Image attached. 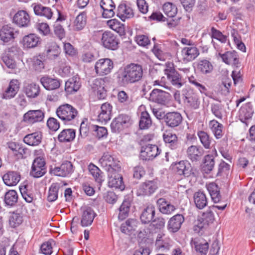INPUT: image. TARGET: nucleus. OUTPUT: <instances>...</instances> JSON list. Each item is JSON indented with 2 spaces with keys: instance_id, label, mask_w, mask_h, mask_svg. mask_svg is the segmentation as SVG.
<instances>
[{
  "instance_id": "f257e3e1",
  "label": "nucleus",
  "mask_w": 255,
  "mask_h": 255,
  "mask_svg": "<svg viewBox=\"0 0 255 255\" xmlns=\"http://www.w3.org/2000/svg\"><path fill=\"white\" fill-rule=\"evenodd\" d=\"M207 189L213 202L222 204L210 206L208 210L203 212L201 219L199 220L200 222L195 227V230H197L196 228L202 230L212 224L215 220L214 211H215V209L224 210L227 205V200L221 195L220 188L215 183L211 182L207 185Z\"/></svg>"
},
{
  "instance_id": "f03ea898",
  "label": "nucleus",
  "mask_w": 255,
  "mask_h": 255,
  "mask_svg": "<svg viewBox=\"0 0 255 255\" xmlns=\"http://www.w3.org/2000/svg\"><path fill=\"white\" fill-rule=\"evenodd\" d=\"M141 65L130 63L121 69L117 73V82L120 86L126 87L129 84L139 81L142 78Z\"/></svg>"
},
{
  "instance_id": "7ed1b4c3",
  "label": "nucleus",
  "mask_w": 255,
  "mask_h": 255,
  "mask_svg": "<svg viewBox=\"0 0 255 255\" xmlns=\"http://www.w3.org/2000/svg\"><path fill=\"white\" fill-rule=\"evenodd\" d=\"M57 117L65 124L74 120L78 115L77 109L70 104H65L59 106L56 111Z\"/></svg>"
},
{
  "instance_id": "20e7f679",
  "label": "nucleus",
  "mask_w": 255,
  "mask_h": 255,
  "mask_svg": "<svg viewBox=\"0 0 255 255\" xmlns=\"http://www.w3.org/2000/svg\"><path fill=\"white\" fill-rule=\"evenodd\" d=\"M99 162L102 167L108 172L121 171V165L117 159L114 158L108 153H104L100 159Z\"/></svg>"
},
{
  "instance_id": "39448f33",
  "label": "nucleus",
  "mask_w": 255,
  "mask_h": 255,
  "mask_svg": "<svg viewBox=\"0 0 255 255\" xmlns=\"http://www.w3.org/2000/svg\"><path fill=\"white\" fill-rule=\"evenodd\" d=\"M171 98L170 94L161 90L154 89L150 94L148 100L161 105H165Z\"/></svg>"
},
{
  "instance_id": "423d86ee",
  "label": "nucleus",
  "mask_w": 255,
  "mask_h": 255,
  "mask_svg": "<svg viewBox=\"0 0 255 255\" xmlns=\"http://www.w3.org/2000/svg\"><path fill=\"white\" fill-rule=\"evenodd\" d=\"M113 62L109 58L99 59L95 65L96 73L100 76L106 75L113 69Z\"/></svg>"
},
{
  "instance_id": "0eeeda50",
  "label": "nucleus",
  "mask_w": 255,
  "mask_h": 255,
  "mask_svg": "<svg viewBox=\"0 0 255 255\" xmlns=\"http://www.w3.org/2000/svg\"><path fill=\"white\" fill-rule=\"evenodd\" d=\"M46 173L45 162L43 158H36L32 165L30 175L34 178H39Z\"/></svg>"
},
{
  "instance_id": "6e6552de",
  "label": "nucleus",
  "mask_w": 255,
  "mask_h": 255,
  "mask_svg": "<svg viewBox=\"0 0 255 255\" xmlns=\"http://www.w3.org/2000/svg\"><path fill=\"white\" fill-rule=\"evenodd\" d=\"M160 150L155 144H148L141 147L140 158L143 160H152L160 154Z\"/></svg>"
},
{
  "instance_id": "1a4fd4ad",
  "label": "nucleus",
  "mask_w": 255,
  "mask_h": 255,
  "mask_svg": "<svg viewBox=\"0 0 255 255\" xmlns=\"http://www.w3.org/2000/svg\"><path fill=\"white\" fill-rule=\"evenodd\" d=\"M253 113V106L251 102L248 101L246 104H242L240 107V121L243 123L244 126H248L250 124Z\"/></svg>"
},
{
  "instance_id": "9d476101",
  "label": "nucleus",
  "mask_w": 255,
  "mask_h": 255,
  "mask_svg": "<svg viewBox=\"0 0 255 255\" xmlns=\"http://www.w3.org/2000/svg\"><path fill=\"white\" fill-rule=\"evenodd\" d=\"M121 171H115L108 173L109 178L108 185L111 187H114L123 190L125 189L122 175L120 174Z\"/></svg>"
},
{
  "instance_id": "9b49d317",
  "label": "nucleus",
  "mask_w": 255,
  "mask_h": 255,
  "mask_svg": "<svg viewBox=\"0 0 255 255\" xmlns=\"http://www.w3.org/2000/svg\"><path fill=\"white\" fill-rule=\"evenodd\" d=\"M73 172V165L71 162L66 161L59 167H55L51 170V172L56 176L66 177Z\"/></svg>"
},
{
  "instance_id": "f8f14e48",
  "label": "nucleus",
  "mask_w": 255,
  "mask_h": 255,
  "mask_svg": "<svg viewBox=\"0 0 255 255\" xmlns=\"http://www.w3.org/2000/svg\"><path fill=\"white\" fill-rule=\"evenodd\" d=\"M182 122L181 115L176 112H168L166 114L164 123L166 126L174 128L179 126Z\"/></svg>"
},
{
  "instance_id": "ddd939ff",
  "label": "nucleus",
  "mask_w": 255,
  "mask_h": 255,
  "mask_svg": "<svg viewBox=\"0 0 255 255\" xmlns=\"http://www.w3.org/2000/svg\"><path fill=\"white\" fill-rule=\"evenodd\" d=\"M164 73L167 76L168 80L175 87L180 88L183 85L181 75L175 70L170 67L164 70Z\"/></svg>"
},
{
  "instance_id": "4468645a",
  "label": "nucleus",
  "mask_w": 255,
  "mask_h": 255,
  "mask_svg": "<svg viewBox=\"0 0 255 255\" xmlns=\"http://www.w3.org/2000/svg\"><path fill=\"white\" fill-rule=\"evenodd\" d=\"M163 138L166 145L172 150H179L181 148V143L178 140L176 134L166 132L163 134Z\"/></svg>"
},
{
  "instance_id": "2eb2a0df",
  "label": "nucleus",
  "mask_w": 255,
  "mask_h": 255,
  "mask_svg": "<svg viewBox=\"0 0 255 255\" xmlns=\"http://www.w3.org/2000/svg\"><path fill=\"white\" fill-rule=\"evenodd\" d=\"M184 220V217L181 214H177L173 216L168 222L167 228L169 232L173 233L178 232Z\"/></svg>"
},
{
  "instance_id": "dca6fc26",
  "label": "nucleus",
  "mask_w": 255,
  "mask_h": 255,
  "mask_svg": "<svg viewBox=\"0 0 255 255\" xmlns=\"http://www.w3.org/2000/svg\"><path fill=\"white\" fill-rule=\"evenodd\" d=\"M13 22L19 27H27L30 24V16L26 11L19 10L14 15Z\"/></svg>"
},
{
  "instance_id": "f3484780",
  "label": "nucleus",
  "mask_w": 255,
  "mask_h": 255,
  "mask_svg": "<svg viewBox=\"0 0 255 255\" xmlns=\"http://www.w3.org/2000/svg\"><path fill=\"white\" fill-rule=\"evenodd\" d=\"M100 6L103 10L102 15L104 18H111L115 15V4L112 0H101Z\"/></svg>"
},
{
  "instance_id": "a211bd4d",
  "label": "nucleus",
  "mask_w": 255,
  "mask_h": 255,
  "mask_svg": "<svg viewBox=\"0 0 255 255\" xmlns=\"http://www.w3.org/2000/svg\"><path fill=\"white\" fill-rule=\"evenodd\" d=\"M44 117L43 112L41 110L29 111L23 116V121L28 124L41 122Z\"/></svg>"
},
{
  "instance_id": "6ab92c4d",
  "label": "nucleus",
  "mask_w": 255,
  "mask_h": 255,
  "mask_svg": "<svg viewBox=\"0 0 255 255\" xmlns=\"http://www.w3.org/2000/svg\"><path fill=\"white\" fill-rule=\"evenodd\" d=\"M112 109V106L110 104H103L101 106V111L98 116L97 120L102 123H106L111 118Z\"/></svg>"
},
{
  "instance_id": "aec40b11",
  "label": "nucleus",
  "mask_w": 255,
  "mask_h": 255,
  "mask_svg": "<svg viewBox=\"0 0 255 255\" xmlns=\"http://www.w3.org/2000/svg\"><path fill=\"white\" fill-rule=\"evenodd\" d=\"M4 183L8 186L16 185L20 180V174L14 171H8L2 176Z\"/></svg>"
},
{
  "instance_id": "412c9836",
  "label": "nucleus",
  "mask_w": 255,
  "mask_h": 255,
  "mask_svg": "<svg viewBox=\"0 0 255 255\" xmlns=\"http://www.w3.org/2000/svg\"><path fill=\"white\" fill-rule=\"evenodd\" d=\"M174 170L178 175L188 177L191 174L192 167L188 161H181L175 164Z\"/></svg>"
},
{
  "instance_id": "4be33fe9",
  "label": "nucleus",
  "mask_w": 255,
  "mask_h": 255,
  "mask_svg": "<svg viewBox=\"0 0 255 255\" xmlns=\"http://www.w3.org/2000/svg\"><path fill=\"white\" fill-rule=\"evenodd\" d=\"M16 31L8 25H4L0 30V39L3 42L6 43L12 40L15 38Z\"/></svg>"
},
{
  "instance_id": "5701e85b",
  "label": "nucleus",
  "mask_w": 255,
  "mask_h": 255,
  "mask_svg": "<svg viewBox=\"0 0 255 255\" xmlns=\"http://www.w3.org/2000/svg\"><path fill=\"white\" fill-rule=\"evenodd\" d=\"M18 49H8L7 51L2 56V59L6 66L11 69L14 68L15 66L14 57L17 56Z\"/></svg>"
},
{
  "instance_id": "b1692460",
  "label": "nucleus",
  "mask_w": 255,
  "mask_h": 255,
  "mask_svg": "<svg viewBox=\"0 0 255 255\" xmlns=\"http://www.w3.org/2000/svg\"><path fill=\"white\" fill-rule=\"evenodd\" d=\"M157 188L156 183L153 181H147L140 185L138 192L141 195H150Z\"/></svg>"
},
{
  "instance_id": "393cba45",
  "label": "nucleus",
  "mask_w": 255,
  "mask_h": 255,
  "mask_svg": "<svg viewBox=\"0 0 255 255\" xmlns=\"http://www.w3.org/2000/svg\"><path fill=\"white\" fill-rule=\"evenodd\" d=\"M191 244L194 246L196 251L200 255H206L209 250V244L206 241L202 238H196L192 239Z\"/></svg>"
},
{
  "instance_id": "a878e982",
  "label": "nucleus",
  "mask_w": 255,
  "mask_h": 255,
  "mask_svg": "<svg viewBox=\"0 0 255 255\" xmlns=\"http://www.w3.org/2000/svg\"><path fill=\"white\" fill-rule=\"evenodd\" d=\"M134 13L132 9L125 3L120 4L118 7L117 15L123 21L126 19L131 18Z\"/></svg>"
},
{
  "instance_id": "bb28decb",
  "label": "nucleus",
  "mask_w": 255,
  "mask_h": 255,
  "mask_svg": "<svg viewBox=\"0 0 255 255\" xmlns=\"http://www.w3.org/2000/svg\"><path fill=\"white\" fill-rule=\"evenodd\" d=\"M81 87L80 79L78 76H73L65 83V90L69 94L77 92Z\"/></svg>"
},
{
  "instance_id": "cd10ccee",
  "label": "nucleus",
  "mask_w": 255,
  "mask_h": 255,
  "mask_svg": "<svg viewBox=\"0 0 255 255\" xmlns=\"http://www.w3.org/2000/svg\"><path fill=\"white\" fill-rule=\"evenodd\" d=\"M203 153L204 150L202 148L196 145H191L187 149V157L193 162L199 161Z\"/></svg>"
},
{
  "instance_id": "c85d7f7f",
  "label": "nucleus",
  "mask_w": 255,
  "mask_h": 255,
  "mask_svg": "<svg viewBox=\"0 0 255 255\" xmlns=\"http://www.w3.org/2000/svg\"><path fill=\"white\" fill-rule=\"evenodd\" d=\"M40 82L44 88L47 90L57 89L60 86V82L59 80L51 78L49 76L41 77Z\"/></svg>"
},
{
  "instance_id": "c756f323",
  "label": "nucleus",
  "mask_w": 255,
  "mask_h": 255,
  "mask_svg": "<svg viewBox=\"0 0 255 255\" xmlns=\"http://www.w3.org/2000/svg\"><path fill=\"white\" fill-rule=\"evenodd\" d=\"M19 89L18 81L15 79L10 81L9 86L3 94L2 98L10 99L13 98L17 93Z\"/></svg>"
},
{
  "instance_id": "7c9ffc66",
  "label": "nucleus",
  "mask_w": 255,
  "mask_h": 255,
  "mask_svg": "<svg viewBox=\"0 0 255 255\" xmlns=\"http://www.w3.org/2000/svg\"><path fill=\"white\" fill-rule=\"evenodd\" d=\"M96 214L91 208H87L83 212L81 220L82 227H87L92 224Z\"/></svg>"
},
{
  "instance_id": "2f4dec72",
  "label": "nucleus",
  "mask_w": 255,
  "mask_h": 255,
  "mask_svg": "<svg viewBox=\"0 0 255 255\" xmlns=\"http://www.w3.org/2000/svg\"><path fill=\"white\" fill-rule=\"evenodd\" d=\"M42 137V133L37 131L25 135L23 138V141L29 145L36 146L41 143Z\"/></svg>"
},
{
  "instance_id": "473e14b6",
  "label": "nucleus",
  "mask_w": 255,
  "mask_h": 255,
  "mask_svg": "<svg viewBox=\"0 0 255 255\" xmlns=\"http://www.w3.org/2000/svg\"><path fill=\"white\" fill-rule=\"evenodd\" d=\"M22 43L24 48H34L40 46V38L34 34H30L25 36Z\"/></svg>"
},
{
  "instance_id": "72a5a7b5",
  "label": "nucleus",
  "mask_w": 255,
  "mask_h": 255,
  "mask_svg": "<svg viewBox=\"0 0 255 255\" xmlns=\"http://www.w3.org/2000/svg\"><path fill=\"white\" fill-rule=\"evenodd\" d=\"M185 103L187 106L192 109H197L199 107L200 101L198 96L192 91H188L185 96Z\"/></svg>"
},
{
  "instance_id": "f704fd0d",
  "label": "nucleus",
  "mask_w": 255,
  "mask_h": 255,
  "mask_svg": "<svg viewBox=\"0 0 255 255\" xmlns=\"http://www.w3.org/2000/svg\"><path fill=\"white\" fill-rule=\"evenodd\" d=\"M155 213V209L153 205L148 206L142 211L140 215V220L142 223L148 224L151 222L154 216Z\"/></svg>"
},
{
  "instance_id": "c9c22d12",
  "label": "nucleus",
  "mask_w": 255,
  "mask_h": 255,
  "mask_svg": "<svg viewBox=\"0 0 255 255\" xmlns=\"http://www.w3.org/2000/svg\"><path fill=\"white\" fill-rule=\"evenodd\" d=\"M102 41L105 48H112L118 44L116 36L108 31H106L103 34Z\"/></svg>"
},
{
  "instance_id": "e433bc0d",
  "label": "nucleus",
  "mask_w": 255,
  "mask_h": 255,
  "mask_svg": "<svg viewBox=\"0 0 255 255\" xmlns=\"http://www.w3.org/2000/svg\"><path fill=\"white\" fill-rule=\"evenodd\" d=\"M159 211L164 214H171L175 210L173 205L168 203L164 198H159L156 201Z\"/></svg>"
},
{
  "instance_id": "4c0bfd02",
  "label": "nucleus",
  "mask_w": 255,
  "mask_h": 255,
  "mask_svg": "<svg viewBox=\"0 0 255 255\" xmlns=\"http://www.w3.org/2000/svg\"><path fill=\"white\" fill-rule=\"evenodd\" d=\"M199 55L198 49H182L181 58L184 62L194 60Z\"/></svg>"
},
{
  "instance_id": "58836bf2",
  "label": "nucleus",
  "mask_w": 255,
  "mask_h": 255,
  "mask_svg": "<svg viewBox=\"0 0 255 255\" xmlns=\"http://www.w3.org/2000/svg\"><path fill=\"white\" fill-rule=\"evenodd\" d=\"M87 14L85 12L80 13L75 18L72 27L75 31H79L84 28L86 24Z\"/></svg>"
},
{
  "instance_id": "ea45409f",
  "label": "nucleus",
  "mask_w": 255,
  "mask_h": 255,
  "mask_svg": "<svg viewBox=\"0 0 255 255\" xmlns=\"http://www.w3.org/2000/svg\"><path fill=\"white\" fill-rule=\"evenodd\" d=\"M193 198L196 207L199 209H202L207 205V198L203 192L199 191L195 192Z\"/></svg>"
},
{
  "instance_id": "a19ab883",
  "label": "nucleus",
  "mask_w": 255,
  "mask_h": 255,
  "mask_svg": "<svg viewBox=\"0 0 255 255\" xmlns=\"http://www.w3.org/2000/svg\"><path fill=\"white\" fill-rule=\"evenodd\" d=\"M75 137V131L72 128L63 129L58 135V140L60 142L72 141Z\"/></svg>"
},
{
  "instance_id": "79ce46f5",
  "label": "nucleus",
  "mask_w": 255,
  "mask_h": 255,
  "mask_svg": "<svg viewBox=\"0 0 255 255\" xmlns=\"http://www.w3.org/2000/svg\"><path fill=\"white\" fill-rule=\"evenodd\" d=\"M131 206V201L129 198L125 199L119 208L118 218L120 220L125 219L128 216Z\"/></svg>"
},
{
  "instance_id": "37998d69",
  "label": "nucleus",
  "mask_w": 255,
  "mask_h": 255,
  "mask_svg": "<svg viewBox=\"0 0 255 255\" xmlns=\"http://www.w3.org/2000/svg\"><path fill=\"white\" fill-rule=\"evenodd\" d=\"M34 11L36 15L44 16L48 19H50L53 14V12L50 8L43 6L41 4L35 5Z\"/></svg>"
},
{
  "instance_id": "c03bdc74",
  "label": "nucleus",
  "mask_w": 255,
  "mask_h": 255,
  "mask_svg": "<svg viewBox=\"0 0 255 255\" xmlns=\"http://www.w3.org/2000/svg\"><path fill=\"white\" fill-rule=\"evenodd\" d=\"M39 92L40 87L35 83L28 84L25 87V93L28 97L35 98L39 94Z\"/></svg>"
},
{
  "instance_id": "a18cd8bd",
  "label": "nucleus",
  "mask_w": 255,
  "mask_h": 255,
  "mask_svg": "<svg viewBox=\"0 0 255 255\" xmlns=\"http://www.w3.org/2000/svg\"><path fill=\"white\" fill-rule=\"evenodd\" d=\"M89 170L91 175L94 177L95 181L101 185L104 181L102 172L100 169L94 164L91 163L89 165Z\"/></svg>"
},
{
  "instance_id": "49530a36",
  "label": "nucleus",
  "mask_w": 255,
  "mask_h": 255,
  "mask_svg": "<svg viewBox=\"0 0 255 255\" xmlns=\"http://www.w3.org/2000/svg\"><path fill=\"white\" fill-rule=\"evenodd\" d=\"M152 124V121L149 114L146 111L141 113L139 126L141 129H147Z\"/></svg>"
},
{
  "instance_id": "de8ad7c7",
  "label": "nucleus",
  "mask_w": 255,
  "mask_h": 255,
  "mask_svg": "<svg viewBox=\"0 0 255 255\" xmlns=\"http://www.w3.org/2000/svg\"><path fill=\"white\" fill-rule=\"evenodd\" d=\"M18 200L17 192L14 190H10L5 193L4 196V202L8 206H13Z\"/></svg>"
},
{
  "instance_id": "09e8293b",
  "label": "nucleus",
  "mask_w": 255,
  "mask_h": 255,
  "mask_svg": "<svg viewBox=\"0 0 255 255\" xmlns=\"http://www.w3.org/2000/svg\"><path fill=\"white\" fill-rule=\"evenodd\" d=\"M212 131L217 138H220L223 136V125L216 120L210 121L209 124Z\"/></svg>"
},
{
  "instance_id": "8fccbe9b",
  "label": "nucleus",
  "mask_w": 255,
  "mask_h": 255,
  "mask_svg": "<svg viewBox=\"0 0 255 255\" xmlns=\"http://www.w3.org/2000/svg\"><path fill=\"white\" fill-rule=\"evenodd\" d=\"M162 9L164 13L170 17H173L177 13L176 6L169 2H166L163 5Z\"/></svg>"
},
{
  "instance_id": "3c124183",
  "label": "nucleus",
  "mask_w": 255,
  "mask_h": 255,
  "mask_svg": "<svg viewBox=\"0 0 255 255\" xmlns=\"http://www.w3.org/2000/svg\"><path fill=\"white\" fill-rule=\"evenodd\" d=\"M237 53L235 50L231 52H227L221 55V57L224 62L227 64H236L238 63L237 58Z\"/></svg>"
},
{
  "instance_id": "603ef678",
  "label": "nucleus",
  "mask_w": 255,
  "mask_h": 255,
  "mask_svg": "<svg viewBox=\"0 0 255 255\" xmlns=\"http://www.w3.org/2000/svg\"><path fill=\"white\" fill-rule=\"evenodd\" d=\"M59 188V185L57 183H53L51 185L47 196V200L49 202H54L57 199Z\"/></svg>"
},
{
  "instance_id": "864d4df0",
  "label": "nucleus",
  "mask_w": 255,
  "mask_h": 255,
  "mask_svg": "<svg viewBox=\"0 0 255 255\" xmlns=\"http://www.w3.org/2000/svg\"><path fill=\"white\" fill-rule=\"evenodd\" d=\"M22 222V216L17 213H10L9 217V224L12 228H15L20 225Z\"/></svg>"
},
{
  "instance_id": "5fc2aeb1",
  "label": "nucleus",
  "mask_w": 255,
  "mask_h": 255,
  "mask_svg": "<svg viewBox=\"0 0 255 255\" xmlns=\"http://www.w3.org/2000/svg\"><path fill=\"white\" fill-rule=\"evenodd\" d=\"M198 69L203 74H208L212 71L213 67L209 61L203 60L199 62L198 65Z\"/></svg>"
},
{
  "instance_id": "6e6d98bb",
  "label": "nucleus",
  "mask_w": 255,
  "mask_h": 255,
  "mask_svg": "<svg viewBox=\"0 0 255 255\" xmlns=\"http://www.w3.org/2000/svg\"><path fill=\"white\" fill-rule=\"evenodd\" d=\"M215 161L211 155H206L204 157V164L203 167L204 171L208 173L212 170L214 167Z\"/></svg>"
},
{
  "instance_id": "4d7b16f0",
  "label": "nucleus",
  "mask_w": 255,
  "mask_h": 255,
  "mask_svg": "<svg viewBox=\"0 0 255 255\" xmlns=\"http://www.w3.org/2000/svg\"><path fill=\"white\" fill-rule=\"evenodd\" d=\"M89 85L95 91L105 87V82L104 79L96 78L89 81Z\"/></svg>"
},
{
  "instance_id": "13d9d810",
  "label": "nucleus",
  "mask_w": 255,
  "mask_h": 255,
  "mask_svg": "<svg viewBox=\"0 0 255 255\" xmlns=\"http://www.w3.org/2000/svg\"><path fill=\"white\" fill-rule=\"evenodd\" d=\"M198 135L201 143L205 148H210L211 144V139L209 135L204 131L198 132Z\"/></svg>"
},
{
  "instance_id": "bf43d9fd",
  "label": "nucleus",
  "mask_w": 255,
  "mask_h": 255,
  "mask_svg": "<svg viewBox=\"0 0 255 255\" xmlns=\"http://www.w3.org/2000/svg\"><path fill=\"white\" fill-rule=\"evenodd\" d=\"M107 23L111 29L117 32L122 33L124 32V27L121 23L116 19L108 20Z\"/></svg>"
},
{
  "instance_id": "052dcab7",
  "label": "nucleus",
  "mask_w": 255,
  "mask_h": 255,
  "mask_svg": "<svg viewBox=\"0 0 255 255\" xmlns=\"http://www.w3.org/2000/svg\"><path fill=\"white\" fill-rule=\"evenodd\" d=\"M222 142H223V145L219 147V151L224 158L231 162L232 156L229 150L227 148V145L226 141L224 139L222 140Z\"/></svg>"
},
{
  "instance_id": "680f3d73",
  "label": "nucleus",
  "mask_w": 255,
  "mask_h": 255,
  "mask_svg": "<svg viewBox=\"0 0 255 255\" xmlns=\"http://www.w3.org/2000/svg\"><path fill=\"white\" fill-rule=\"evenodd\" d=\"M32 63L33 68L36 71L41 72L44 68L41 57H40V58L34 57L32 59Z\"/></svg>"
},
{
  "instance_id": "e2e57ef3",
  "label": "nucleus",
  "mask_w": 255,
  "mask_h": 255,
  "mask_svg": "<svg viewBox=\"0 0 255 255\" xmlns=\"http://www.w3.org/2000/svg\"><path fill=\"white\" fill-rule=\"evenodd\" d=\"M94 130L95 132L94 133L95 136L98 138L106 136L108 134L106 128L103 127L95 126Z\"/></svg>"
},
{
  "instance_id": "0e129e2a",
  "label": "nucleus",
  "mask_w": 255,
  "mask_h": 255,
  "mask_svg": "<svg viewBox=\"0 0 255 255\" xmlns=\"http://www.w3.org/2000/svg\"><path fill=\"white\" fill-rule=\"evenodd\" d=\"M189 81L191 84L195 85L201 93L205 94L207 95V89L204 85L199 83L193 76L189 77Z\"/></svg>"
},
{
  "instance_id": "69168bd1",
  "label": "nucleus",
  "mask_w": 255,
  "mask_h": 255,
  "mask_svg": "<svg viewBox=\"0 0 255 255\" xmlns=\"http://www.w3.org/2000/svg\"><path fill=\"white\" fill-rule=\"evenodd\" d=\"M153 53L161 61H165L169 56L168 53L164 52L162 49H152Z\"/></svg>"
},
{
  "instance_id": "338daca9",
  "label": "nucleus",
  "mask_w": 255,
  "mask_h": 255,
  "mask_svg": "<svg viewBox=\"0 0 255 255\" xmlns=\"http://www.w3.org/2000/svg\"><path fill=\"white\" fill-rule=\"evenodd\" d=\"M138 10L143 14H146L148 10V4L145 0H136Z\"/></svg>"
},
{
  "instance_id": "774afa93",
  "label": "nucleus",
  "mask_w": 255,
  "mask_h": 255,
  "mask_svg": "<svg viewBox=\"0 0 255 255\" xmlns=\"http://www.w3.org/2000/svg\"><path fill=\"white\" fill-rule=\"evenodd\" d=\"M47 125L49 129L53 131H56L60 127L59 123L54 118H50L47 120Z\"/></svg>"
}]
</instances>
